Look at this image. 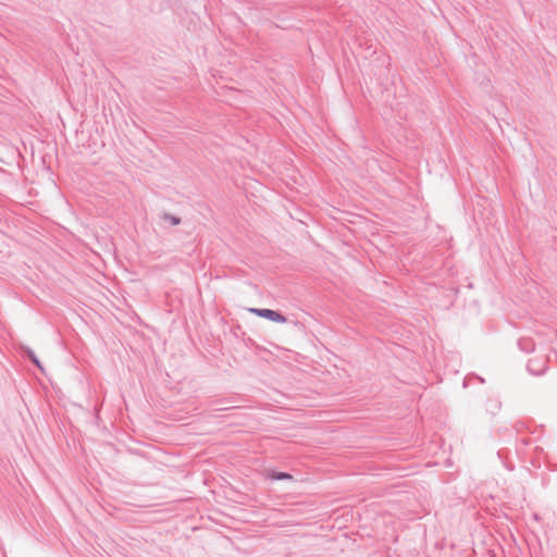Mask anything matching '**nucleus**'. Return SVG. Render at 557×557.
Returning <instances> with one entry per match:
<instances>
[{"label":"nucleus","mask_w":557,"mask_h":557,"mask_svg":"<svg viewBox=\"0 0 557 557\" xmlns=\"http://www.w3.org/2000/svg\"><path fill=\"white\" fill-rule=\"evenodd\" d=\"M250 312L253 314L265 318L270 321L276 322V323H285L287 320L284 315H282L280 312L271 310V309H258V308H251L249 309Z\"/></svg>","instance_id":"1"},{"label":"nucleus","mask_w":557,"mask_h":557,"mask_svg":"<svg viewBox=\"0 0 557 557\" xmlns=\"http://www.w3.org/2000/svg\"><path fill=\"white\" fill-rule=\"evenodd\" d=\"M546 359L544 357L531 358L528 362V370L535 375H540L546 370Z\"/></svg>","instance_id":"2"},{"label":"nucleus","mask_w":557,"mask_h":557,"mask_svg":"<svg viewBox=\"0 0 557 557\" xmlns=\"http://www.w3.org/2000/svg\"><path fill=\"white\" fill-rule=\"evenodd\" d=\"M269 478L272 480H292L293 479V476L286 472H275V471H272L269 474Z\"/></svg>","instance_id":"3"},{"label":"nucleus","mask_w":557,"mask_h":557,"mask_svg":"<svg viewBox=\"0 0 557 557\" xmlns=\"http://www.w3.org/2000/svg\"><path fill=\"white\" fill-rule=\"evenodd\" d=\"M163 220L170 222L172 225H178L181 223L180 218L169 213L163 214Z\"/></svg>","instance_id":"4"},{"label":"nucleus","mask_w":557,"mask_h":557,"mask_svg":"<svg viewBox=\"0 0 557 557\" xmlns=\"http://www.w3.org/2000/svg\"><path fill=\"white\" fill-rule=\"evenodd\" d=\"M26 354H27V356L30 358V360H32V361H33V362H34V363H35L39 369H41V370H42V367H41V364H40V361H39V359L36 357L35 352H34L32 349L27 348V349H26Z\"/></svg>","instance_id":"5"}]
</instances>
